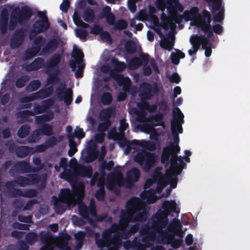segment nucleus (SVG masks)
<instances>
[{"mask_svg": "<svg viewBox=\"0 0 250 250\" xmlns=\"http://www.w3.org/2000/svg\"><path fill=\"white\" fill-rule=\"evenodd\" d=\"M50 25L49 21H47V20L46 21L36 20L32 26V28L30 31L29 40H33V38L38 34L45 32L49 29Z\"/></svg>", "mask_w": 250, "mask_h": 250, "instance_id": "14", "label": "nucleus"}, {"mask_svg": "<svg viewBox=\"0 0 250 250\" xmlns=\"http://www.w3.org/2000/svg\"><path fill=\"white\" fill-rule=\"evenodd\" d=\"M167 10L169 15L175 16L173 20L175 22L178 23L181 21L183 16L181 15H178L177 11L181 12L184 10V7L178 0H175L174 4L169 3L167 7Z\"/></svg>", "mask_w": 250, "mask_h": 250, "instance_id": "17", "label": "nucleus"}, {"mask_svg": "<svg viewBox=\"0 0 250 250\" xmlns=\"http://www.w3.org/2000/svg\"><path fill=\"white\" fill-rule=\"evenodd\" d=\"M92 173L93 169L91 166L80 165L77 169V174L82 177L90 178L92 177Z\"/></svg>", "mask_w": 250, "mask_h": 250, "instance_id": "27", "label": "nucleus"}, {"mask_svg": "<svg viewBox=\"0 0 250 250\" xmlns=\"http://www.w3.org/2000/svg\"><path fill=\"white\" fill-rule=\"evenodd\" d=\"M4 83L7 84L10 89L13 90V92H15L14 89L16 86V69L14 64L12 65L10 68L9 78L5 81V82H3L2 83Z\"/></svg>", "mask_w": 250, "mask_h": 250, "instance_id": "26", "label": "nucleus"}, {"mask_svg": "<svg viewBox=\"0 0 250 250\" xmlns=\"http://www.w3.org/2000/svg\"><path fill=\"white\" fill-rule=\"evenodd\" d=\"M113 30L121 31L126 29L127 27L128 23L124 19H119L113 25Z\"/></svg>", "mask_w": 250, "mask_h": 250, "instance_id": "51", "label": "nucleus"}, {"mask_svg": "<svg viewBox=\"0 0 250 250\" xmlns=\"http://www.w3.org/2000/svg\"><path fill=\"white\" fill-rule=\"evenodd\" d=\"M29 180L30 185H34L41 182V187L44 188L46 184V175L42 174L40 175L38 174H29L27 175Z\"/></svg>", "mask_w": 250, "mask_h": 250, "instance_id": "23", "label": "nucleus"}, {"mask_svg": "<svg viewBox=\"0 0 250 250\" xmlns=\"http://www.w3.org/2000/svg\"><path fill=\"white\" fill-rule=\"evenodd\" d=\"M199 21L196 24L198 27H200L204 33L208 32V35L211 36V24L212 18L210 13L207 10H203L202 15L198 17Z\"/></svg>", "mask_w": 250, "mask_h": 250, "instance_id": "13", "label": "nucleus"}, {"mask_svg": "<svg viewBox=\"0 0 250 250\" xmlns=\"http://www.w3.org/2000/svg\"><path fill=\"white\" fill-rule=\"evenodd\" d=\"M21 168L25 172H36L42 169L41 167H34L27 162H17V168Z\"/></svg>", "mask_w": 250, "mask_h": 250, "instance_id": "25", "label": "nucleus"}, {"mask_svg": "<svg viewBox=\"0 0 250 250\" xmlns=\"http://www.w3.org/2000/svg\"><path fill=\"white\" fill-rule=\"evenodd\" d=\"M175 177L174 173H167L165 175H163L161 173H158L155 175L154 179L158 182V186H161V188H163L168 185Z\"/></svg>", "mask_w": 250, "mask_h": 250, "instance_id": "19", "label": "nucleus"}, {"mask_svg": "<svg viewBox=\"0 0 250 250\" xmlns=\"http://www.w3.org/2000/svg\"><path fill=\"white\" fill-rule=\"evenodd\" d=\"M107 182L106 187L109 190H113L117 185L119 187L123 186L124 178L122 172L115 168L113 172L109 173L107 176Z\"/></svg>", "mask_w": 250, "mask_h": 250, "instance_id": "8", "label": "nucleus"}, {"mask_svg": "<svg viewBox=\"0 0 250 250\" xmlns=\"http://www.w3.org/2000/svg\"><path fill=\"white\" fill-rule=\"evenodd\" d=\"M142 147L147 150L154 151L156 149L157 146L156 143L154 142L143 140Z\"/></svg>", "mask_w": 250, "mask_h": 250, "instance_id": "59", "label": "nucleus"}, {"mask_svg": "<svg viewBox=\"0 0 250 250\" xmlns=\"http://www.w3.org/2000/svg\"><path fill=\"white\" fill-rule=\"evenodd\" d=\"M208 37L202 35H194L190 38V42L192 46L193 49L198 50L200 45L204 44L208 42Z\"/></svg>", "mask_w": 250, "mask_h": 250, "instance_id": "22", "label": "nucleus"}, {"mask_svg": "<svg viewBox=\"0 0 250 250\" xmlns=\"http://www.w3.org/2000/svg\"><path fill=\"white\" fill-rule=\"evenodd\" d=\"M89 146L87 149V153L90 157V162H92L95 160L98 155V151H96V146L93 143L89 144Z\"/></svg>", "mask_w": 250, "mask_h": 250, "instance_id": "43", "label": "nucleus"}, {"mask_svg": "<svg viewBox=\"0 0 250 250\" xmlns=\"http://www.w3.org/2000/svg\"><path fill=\"white\" fill-rule=\"evenodd\" d=\"M34 153V148L27 146H17V157L24 158Z\"/></svg>", "mask_w": 250, "mask_h": 250, "instance_id": "30", "label": "nucleus"}, {"mask_svg": "<svg viewBox=\"0 0 250 250\" xmlns=\"http://www.w3.org/2000/svg\"><path fill=\"white\" fill-rule=\"evenodd\" d=\"M205 1L207 2L209 5H210V3H212L211 10L212 13L220 10L222 2V0H205Z\"/></svg>", "mask_w": 250, "mask_h": 250, "instance_id": "52", "label": "nucleus"}, {"mask_svg": "<svg viewBox=\"0 0 250 250\" xmlns=\"http://www.w3.org/2000/svg\"><path fill=\"white\" fill-rule=\"evenodd\" d=\"M112 96L111 93L105 92L101 96V100L104 105H109L112 101Z\"/></svg>", "mask_w": 250, "mask_h": 250, "instance_id": "57", "label": "nucleus"}, {"mask_svg": "<svg viewBox=\"0 0 250 250\" xmlns=\"http://www.w3.org/2000/svg\"><path fill=\"white\" fill-rule=\"evenodd\" d=\"M164 118V113L162 112H159L158 113L150 115L147 118L148 122L154 121L155 123H152V125L147 124L146 126L148 128H153L154 126H161L163 127H165V123L163 121Z\"/></svg>", "mask_w": 250, "mask_h": 250, "instance_id": "20", "label": "nucleus"}, {"mask_svg": "<svg viewBox=\"0 0 250 250\" xmlns=\"http://www.w3.org/2000/svg\"><path fill=\"white\" fill-rule=\"evenodd\" d=\"M53 198L55 200L54 207L55 210L57 213L62 214L63 213L65 210V208L63 203L60 202H59L58 198L55 196H53Z\"/></svg>", "mask_w": 250, "mask_h": 250, "instance_id": "53", "label": "nucleus"}, {"mask_svg": "<svg viewBox=\"0 0 250 250\" xmlns=\"http://www.w3.org/2000/svg\"><path fill=\"white\" fill-rule=\"evenodd\" d=\"M42 135L50 136L53 134V126L49 124H43L38 128Z\"/></svg>", "mask_w": 250, "mask_h": 250, "instance_id": "37", "label": "nucleus"}, {"mask_svg": "<svg viewBox=\"0 0 250 250\" xmlns=\"http://www.w3.org/2000/svg\"><path fill=\"white\" fill-rule=\"evenodd\" d=\"M72 195L70 189L68 188H62L59 194V202L68 204L69 202L70 197Z\"/></svg>", "mask_w": 250, "mask_h": 250, "instance_id": "29", "label": "nucleus"}, {"mask_svg": "<svg viewBox=\"0 0 250 250\" xmlns=\"http://www.w3.org/2000/svg\"><path fill=\"white\" fill-rule=\"evenodd\" d=\"M130 217L127 211H124V210H121L120 215V219L119 223H112L109 230L112 233H116L118 230H121L128 227L129 224L130 223Z\"/></svg>", "mask_w": 250, "mask_h": 250, "instance_id": "11", "label": "nucleus"}, {"mask_svg": "<svg viewBox=\"0 0 250 250\" xmlns=\"http://www.w3.org/2000/svg\"><path fill=\"white\" fill-rule=\"evenodd\" d=\"M60 85L61 87L56 88L57 97L59 101H63L66 105H69L73 100V90L70 88H66L65 83H61Z\"/></svg>", "mask_w": 250, "mask_h": 250, "instance_id": "10", "label": "nucleus"}, {"mask_svg": "<svg viewBox=\"0 0 250 250\" xmlns=\"http://www.w3.org/2000/svg\"><path fill=\"white\" fill-rule=\"evenodd\" d=\"M29 180L28 176H22L17 175V185L21 187H24L25 186H30Z\"/></svg>", "mask_w": 250, "mask_h": 250, "instance_id": "63", "label": "nucleus"}, {"mask_svg": "<svg viewBox=\"0 0 250 250\" xmlns=\"http://www.w3.org/2000/svg\"><path fill=\"white\" fill-rule=\"evenodd\" d=\"M53 92V86L52 85L49 86L46 88H42L40 89L36 93L39 99H43L49 97Z\"/></svg>", "mask_w": 250, "mask_h": 250, "instance_id": "35", "label": "nucleus"}, {"mask_svg": "<svg viewBox=\"0 0 250 250\" xmlns=\"http://www.w3.org/2000/svg\"><path fill=\"white\" fill-rule=\"evenodd\" d=\"M26 242L29 245H34L38 240L37 233L34 231L28 232L25 236Z\"/></svg>", "mask_w": 250, "mask_h": 250, "instance_id": "46", "label": "nucleus"}, {"mask_svg": "<svg viewBox=\"0 0 250 250\" xmlns=\"http://www.w3.org/2000/svg\"><path fill=\"white\" fill-rule=\"evenodd\" d=\"M69 149L68 151V155L70 157L73 156L77 151V145L74 140V136L72 134H67Z\"/></svg>", "mask_w": 250, "mask_h": 250, "instance_id": "33", "label": "nucleus"}, {"mask_svg": "<svg viewBox=\"0 0 250 250\" xmlns=\"http://www.w3.org/2000/svg\"><path fill=\"white\" fill-rule=\"evenodd\" d=\"M111 125V121L110 119L105 120L103 123H101L98 126V131L103 133L107 131Z\"/></svg>", "mask_w": 250, "mask_h": 250, "instance_id": "61", "label": "nucleus"}, {"mask_svg": "<svg viewBox=\"0 0 250 250\" xmlns=\"http://www.w3.org/2000/svg\"><path fill=\"white\" fill-rule=\"evenodd\" d=\"M134 160L144 171H147L153 166L156 161V155L146 151H142L136 154Z\"/></svg>", "mask_w": 250, "mask_h": 250, "instance_id": "6", "label": "nucleus"}, {"mask_svg": "<svg viewBox=\"0 0 250 250\" xmlns=\"http://www.w3.org/2000/svg\"><path fill=\"white\" fill-rule=\"evenodd\" d=\"M9 13L7 9H3L0 16V32L2 34L6 33L7 30Z\"/></svg>", "mask_w": 250, "mask_h": 250, "instance_id": "24", "label": "nucleus"}, {"mask_svg": "<svg viewBox=\"0 0 250 250\" xmlns=\"http://www.w3.org/2000/svg\"><path fill=\"white\" fill-rule=\"evenodd\" d=\"M40 52V49L38 47L32 46L27 49L24 54V58L25 60H30L36 56Z\"/></svg>", "mask_w": 250, "mask_h": 250, "instance_id": "39", "label": "nucleus"}, {"mask_svg": "<svg viewBox=\"0 0 250 250\" xmlns=\"http://www.w3.org/2000/svg\"><path fill=\"white\" fill-rule=\"evenodd\" d=\"M38 191L36 189H21L17 188V197L22 196L27 198H33L37 196Z\"/></svg>", "mask_w": 250, "mask_h": 250, "instance_id": "28", "label": "nucleus"}, {"mask_svg": "<svg viewBox=\"0 0 250 250\" xmlns=\"http://www.w3.org/2000/svg\"><path fill=\"white\" fill-rule=\"evenodd\" d=\"M199 21L196 24L198 27H200L204 33L208 32V35L211 36V24L212 18L210 13L207 10H203L202 15L198 17Z\"/></svg>", "mask_w": 250, "mask_h": 250, "instance_id": "12", "label": "nucleus"}, {"mask_svg": "<svg viewBox=\"0 0 250 250\" xmlns=\"http://www.w3.org/2000/svg\"><path fill=\"white\" fill-rule=\"evenodd\" d=\"M111 62L114 65V70L118 72L123 71L126 67V64L123 62H119L118 59L115 57L111 59Z\"/></svg>", "mask_w": 250, "mask_h": 250, "instance_id": "36", "label": "nucleus"}, {"mask_svg": "<svg viewBox=\"0 0 250 250\" xmlns=\"http://www.w3.org/2000/svg\"><path fill=\"white\" fill-rule=\"evenodd\" d=\"M40 239L44 245H50V242L53 239V235L49 231H42L40 233Z\"/></svg>", "mask_w": 250, "mask_h": 250, "instance_id": "41", "label": "nucleus"}, {"mask_svg": "<svg viewBox=\"0 0 250 250\" xmlns=\"http://www.w3.org/2000/svg\"><path fill=\"white\" fill-rule=\"evenodd\" d=\"M33 44L34 47H38L41 51L42 47L44 46L45 42V39L42 35L35 36L33 39Z\"/></svg>", "mask_w": 250, "mask_h": 250, "instance_id": "49", "label": "nucleus"}, {"mask_svg": "<svg viewBox=\"0 0 250 250\" xmlns=\"http://www.w3.org/2000/svg\"><path fill=\"white\" fill-rule=\"evenodd\" d=\"M156 233H151L148 235H145L143 236L142 241L144 244L143 245L146 248H149L152 243L150 241H153L155 237Z\"/></svg>", "mask_w": 250, "mask_h": 250, "instance_id": "50", "label": "nucleus"}, {"mask_svg": "<svg viewBox=\"0 0 250 250\" xmlns=\"http://www.w3.org/2000/svg\"><path fill=\"white\" fill-rule=\"evenodd\" d=\"M112 232L109 229L104 230L103 233V237L97 242L99 248L103 249L104 247L111 246L110 250H118L121 245V242L119 239V235L118 234L111 235Z\"/></svg>", "mask_w": 250, "mask_h": 250, "instance_id": "4", "label": "nucleus"}, {"mask_svg": "<svg viewBox=\"0 0 250 250\" xmlns=\"http://www.w3.org/2000/svg\"><path fill=\"white\" fill-rule=\"evenodd\" d=\"M163 210H158L151 217V227L156 231L165 228L168 223V216L171 212L178 214L180 209L177 208L175 200H166L162 206Z\"/></svg>", "mask_w": 250, "mask_h": 250, "instance_id": "1", "label": "nucleus"}, {"mask_svg": "<svg viewBox=\"0 0 250 250\" xmlns=\"http://www.w3.org/2000/svg\"><path fill=\"white\" fill-rule=\"evenodd\" d=\"M166 239H167V242L168 244H170L171 246L175 249L179 248L183 243L181 239H176L171 234L166 237Z\"/></svg>", "mask_w": 250, "mask_h": 250, "instance_id": "40", "label": "nucleus"}, {"mask_svg": "<svg viewBox=\"0 0 250 250\" xmlns=\"http://www.w3.org/2000/svg\"><path fill=\"white\" fill-rule=\"evenodd\" d=\"M60 40L56 38H51L44 45L40 55H46L53 53L59 47Z\"/></svg>", "mask_w": 250, "mask_h": 250, "instance_id": "18", "label": "nucleus"}, {"mask_svg": "<svg viewBox=\"0 0 250 250\" xmlns=\"http://www.w3.org/2000/svg\"><path fill=\"white\" fill-rule=\"evenodd\" d=\"M10 167L9 173L11 176L15 177L16 176V163H13L10 160H7L4 162L1 167L2 169L6 171Z\"/></svg>", "mask_w": 250, "mask_h": 250, "instance_id": "38", "label": "nucleus"}, {"mask_svg": "<svg viewBox=\"0 0 250 250\" xmlns=\"http://www.w3.org/2000/svg\"><path fill=\"white\" fill-rule=\"evenodd\" d=\"M211 31L212 32L210 36L208 35V32L205 33L207 34V37H208V39L213 37V32L218 35L221 34L223 32V28L220 24H216L213 26L211 25Z\"/></svg>", "mask_w": 250, "mask_h": 250, "instance_id": "58", "label": "nucleus"}, {"mask_svg": "<svg viewBox=\"0 0 250 250\" xmlns=\"http://www.w3.org/2000/svg\"><path fill=\"white\" fill-rule=\"evenodd\" d=\"M128 65L132 69H137L142 65V60L137 57H133L129 61Z\"/></svg>", "mask_w": 250, "mask_h": 250, "instance_id": "55", "label": "nucleus"}, {"mask_svg": "<svg viewBox=\"0 0 250 250\" xmlns=\"http://www.w3.org/2000/svg\"><path fill=\"white\" fill-rule=\"evenodd\" d=\"M2 120L8 125L2 130V137L3 139H8L11 136L12 132H14L13 127L15 125V121L11 120L9 117L7 116L3 117Z\"/></svg>", "mask_w": 250, "mask_h": 250, "instance_id": "21", "label": "nucleus"}, {"mask_svg": "<svg viewBox=\"0 0 250 250\" xmlns=\"http://www.w3.org/2000/svg\"><path fill=\"white\" fill-rule=\"evenodd\" d=\"M186 21L198 19V17H201V15L199 13V9L196 6L191 8L189 11H185L184 13Z\"/></svg>", "mask_w": 250, "mask_h": 250, "instance_id": "32", "label": "nucleus"}, {"mask_svg": "<svg viewBox=\"0 0 250 250\" xmlns=\"http://www.w3.org/2000/svg\"><path fill=\"white\" fill-rule=\"evenodd\" d=\"M130 217V223H143L146 221L148 213L145 208H142L139 198L133 197L129 199L126 204V209Z\"/></svg>", "mask_w": 250, "mask_h": 250, "instance_id": "2", "label": "nucleus"}, {"mask_svg": "<svg viewBox=\"0 0 250 250\" xmlns=\"http://www.w3.org/2000/svg\"><path fill=\"white\" fill-rule=\"evenodd\" d=\"M151 226H149L148 224H143L139 230V233L141 236L145 235H148L151 233H156L155 230H151Z\"/></svg>", "mask_w": 250, "mask_h": 250, "instance_id": "54", "label": "nucleus"}, {"mask_svg": "<svg viewBox=\"0 0 250 250\" xmlns=\"http://www.w3.org/2000/svg\"><path fill=\"white\" fill-rule=\"evenodd\" d=\"M114 165V162L112 160L109 161L108 162L104 160L100 167L101 174L104 175L105 174V170L108 171L111 170L113 167Z\"/></svg>", "mask_w": 250, "mask_h": 250, "instance_id": "45", "label": "nucleus"}, {"mask_svg": "<svg viewBox=\"0 0 250 250\" xmlns=\"http://www.w3.org/2000/svg\"><path fill=\"white\" fill-rule=\"evenodd\" d=\"M61 54L56 53L51 56L47 61L45 68L46 73L49 71L53 72L48 74L47 78V82L48 84L56 83L60 81L59 74L60 73L59 64L61 61Z\"/></svg>", "mask_w": 250, "mask_h": 250, "instance_id": "3", "label": "nucleus"}, {"mask_svg": "<svg viewBox=\"0 0 250 250\" xmlns=\"http://www.w3.org/2000/svg\"><path fill=\"white\" fill-rule=\"evenodd\" d=\"M30 127L25 125H22L17 133V136L20 138H23L26 137L29 133Z\"/></svg>", "mask_w": 250, "mask_h": 250, "instance_id": "62", "label": "nucleus"}, {"mask_svg": "<svg viewBox=\"0 0 250 250\" xmlns=\"http://www.w3.org/2000/svg\"><path fill=\"white\" fill-rule=\"evenodd\" d=\"M78 211L79 214L83 218L88 220L90 222H91V221H92L89 217V208H87L86 205L83 202H82L79 204Z\"/></svg>", "mask_w": 250, "mask_h": 250, "instance_id": "34", "label": "nucleus"}, {"mask_svg": "<svg viewBox=\"0 0 250 250\" xmlns=\"http://www.w3.org/2000/svg\"><path fill=\"white\" fill-rule=\"evenodd\" d=\"M41 135L38 128L32 132L31 135L28 138V141L29 143H35L40 139Z\"/></svg>", "mask_w": 250, "mask_h": 250, "instance_id": "60", "label": "nucleus"}, {"mask_svg": "<svg viewBox=\"0 0 250 250\" xmlns=\"http://www.w3.org/2000/svg\"><path fill=\"white\" fill-rule=\"evenodd\" d=\"M110 77L117 82L119 86H123V90L125 92H129L131 86V80L128 77H124L122 74H118L111 70L109 73Z\"/></svg>", "mask_w": 250, "mask_h": 250, "instance_id": "16", "label": "nucleus"}, {"mask_svg": "<svg viewBox=\"0 0 250 250\" xmlns=\"http://www.w3.org/2000/svg\"><path fill=\"white\" fill-rule=\"evenodd\" d=\"M34 15L33 9L28 5L20 7L17 4V23L21 25H26Z\"/></svg>", "mask_w": 250, "mask_h": 250, "instance_id": "7", "label": "nucleus"}, {"mask_svg": "<svg viewBox=\"0 0 250 250\" xmlns=\"http://www.w3.org/2000/svg\"><path fill=\"white\" fill-rule=\"evenodd\" d=\"M95 16L93 10L90 8H87L83 12V18L85 21L91 23L94 21Z\"/></svg>", "mask_w": 250, "mask_h": 250, "instance_id": "42", "label": "nucleus"}, {"mask_svg": "<svg viewBox=\"0 0 250 250\" xmlns=\"http://www.w3.org/2000/svg\"><path fill=\"white\" fill-rule=\"evenodd\" d=\"M26 29L23 28L17 29V48L19 47L25 37Z\"/></svg>", "mask_w": 250, "mask_h": 250, "instance_id": "48", "label": "nucleus"}, {"mask_svg": "<svg viewBox=\"0 0 250 250\" xmlns=\"http://www.w3.org/2000/svg\"><path fill=\"white\" fill-rule=\"evenodd\" d=\"M158 91L157 86L153 87L149 83H144L140 85L139 95L142 99L150 100L154 96V94H156Z\"/></svg>", "mask_w": 250, "mask_h": 250, "instance_id": "15", "label": "nucleus"}, {"mask_svg": "<svg viewBox=\"0 0 250 250\" xmlns=\"http://www.w3.org/2000/svg\"><path fill=\"white\" fill-rule=\"evenodd\" d=\"M173 119L171 122V130L179 133L183 132L182 125L184 123V114L179 108L176 107L173 109Z\"/></svg>", "mask_w": 250, "mask_h": 250, "instance_id": "9", "label": "nucleus"}, {"mask_svg": "<svg viewBox=\"0 0 250 250\" xmlns=\"http://www.w3.org/2000/svg\"><path fill=\"white\" fill-rule=\"evenodd\" d=\"M41 85V83L39 80L31 81L26 86L25 89L28 92L34 91L38 89Z\"/></svg>", "mask_w": 250, "mask_h": 250, "instance_id": "47", "label": "nucleus"}, {"mask_svg": "<svg viewBox=\"0 0 250 250\" xmlns=\"http://www.w3.org/2000/svg\"><path fill=\"white\" fill-rule=\"evenodd\" d=\"M160 45L162 48L171 51L174 46V41L172 40L170 41L167 38H165L160 43Z\"/></svg>", "mask_w": 250, "mask_h": 250, "instance_id": "56", "label": "nucleus"}, {"mask_svg": "<svg viewBox=\"0 0 250 250\" xmlns=\"http://www.w3.org/2000/svg\"><path fill=\"white\" fill-rule=\"evenodd\" d=\"M144 100L141 99V102L138 104V106L140 109V110L136 111V114L139 117L145 116L146 115V112L144 109H146L149 105V103Z\"/></svg>", "mask_w": 250, "mask_h": 250, "instance_id": "44", "label": "nucleus"}, {"mask_svg": "<svg viewBox=\"0 0 250 250\" xmlns=\"http://www.w3.org/2000/svg\"><path fill=\"white\" fill-rule=\"evenodd\" d=\"M72 57L74 58L76 61L78 62H81L80 61L82 60L84 54L81 50L79 48L74 49L73 52L71 54Z\"/></svg>", "mask_w": 250, "mask_h": 250, "instance_id": "64", "label": "nucleus"}, {"mask_svg": "<svg viewBox=\"0 0 250 250\" xmlns=\"http://www.w3.org/2000/svg\"><path fill=\"white\" fill-rule=\"evenodd\" d=\"M180 151L179 146H174L172 144L169 146L164 148L161 156V162L163 164H168L169 162L170 167L172 170H176L178 168V163L175 160L176 154Z\"/></svg>", "mask_w": 250, "mask_h": 250, "instance_id": "5", "label": "nucleus"}, {"mask_svg": "<svg viewBox=\"0 0 250 250\" xmlns=\"http://www.w3.org/2000/svg\"><path fill=\"white\" fill-rule=\"evenodd\" d=\"M140 176V171L136 167L131 168L126 173L127 179L130 182H136L139 180Z\"/></svg>", "mask_w": 250, "mask_h": 250, "instance_id": "31", "label": "nucleus"}]
</instances>
